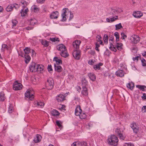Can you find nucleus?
Instances as JSON below:
<instances>
[{
    "label": "nucleus",
    "instance_id": "c03bdc74",
    "mask_svg": "<svg viewBox=\"0 0 146 146\" xmlns=\"http://www.w3.org/2000/svg\"><path fill=\"white\" fill-rule=\"evenodd\" d=\"M114 35L116 37V41H118L119 40V36L118 33L117 32H115Z\"/></svg>",
    "mask_w": 146,
    "mask_h": 146
},
{
    "label": "nucleus",
    "instance_id": "aec40b11",
    "mask_svg": "<svg viewBox=\"0 0 146 146\" xmlns=\"http://www.w3.org/2000/svg\"><path fill=\"white\" fill-rule=\"evenodd\" d=\"M81 94L84 96H87L88 95V89L87 87H82Z\"/></svg>",
    "mask_w": 146,
    "mask_h": 146
},
{
    "label": "nucleus",
    "instance_id": "ea45409f",
    "mask_svg": "<svg viewBox=\"0 0 146 146\" xmlns=\"http://www.w3.org/2000/svg\"><path fill=\"white\" fill-rule=\"evenodd\" d=\"M108 36L107 35H104V43L107 44L108 43Z\"/></svg>",
    "mask_w": 146,
    "mask_h": 146
},
{
    "label": "nucleus",
    "instance_id": "412c9836",
    "mask_svg": "<svg viewBox=\"0 0 146 146\" xmlns=\"http://www.w3.org/2000/svg\"><path fill=\"white\" fill-rule=\"evenodd\" d=\"M115 74L118 76L122 77L124 76V73L122 70H119L116 72Z\"/></svg>",
    "mask_w": 146,
    "mask_h": 146
},
{
    "label": "nucleus",
    "instance_id": "864d4df0",
    "mask_svg": "<svg viewBox=\"0 0 146 146\" xmlns=\"http://www.w3.org/2000/svg\"><path fill=\"white\" fill-rule=\"evenodd\" d=\"M7 47L8 46L7 45L5 44H3L2 45V50H4L3 49H7Z\"/></svg>",
    "mask_w": 146,
    "mask_h": 146
},
{
    "label": "nucleus",
    "instance_id": "37998d69",
    "mask_svg": "<svg viewBox=\"0 0 146 146\" xmlns=\"http://www.w3.org/2000/svg\"><path fill=\"white\" fill-rule=\"evenodd\" d=\"M115 30H117L123 28L122 26L121 25V23H119L118 24H117L115 25Z\"/></svg>",
    "mask_w": 146,
    "mask_h": 146
},
{
    "label": "nucleus",
    "instance_id": "c85d7f7f",
    "mask_svg": "<svg viewBox=\"0 0 146 146\" xmlns=\"http://www.w3.org/2000/svg\"><path fill=\"white\" fill-rule=\"evenodd\" d=\"M24 57L25 58V62L27 64L31 60V57L28 54H25Z\"/></svg>",
    "mask_w": 146,
    "mask_h": 146
},
{
    "label": "nucleus",
    "instance_id": "5701e85b",
    "mask_svg": "<svg viewBox=\"0 0 146 146\" xmlns=\"http://www.w3.org/2000/svg\"><path fill=\"white\" fill-rule=\"evenodd\" d=\"M41 136L40 135H37L36 137L33 139V141L35 143H37L40 142L41 140Z\"/></svg>",
    "mask_w": 146,
    "mask_h": 146
},
{
    "label": "nucleus",
    "instance_id": "e2e57ef3",
    "mask_svg": "<svg viewBox=\"0 0 146 146\" xmlns=\"http://www.w3.org/2000/svg\"><path fill=\"white\" fill-rule=\"evenodd\" d=\"M110 40H111L112 41H114V39L113 38V36L112 35H110Z\"/></svg>",
    "mask_w": 146,
    "mask_h": 146
},
{
    "label": "nucleus",
    "instance_id": "a878e982",
    "mask_svg": "<svg viewBox=\"0 0 146 146\" xmlns=\"http://www.w3.org/2000/svg\"><path fill=\"white\" fill-rule=\"evenodd\" d=\"M88 76L90 80L93 81H95L96 79V76L93 73H89Z\"/></svg>",
    "mask_w": 146,
    "mask_h": 146
},
{
    "label": "nucleus",
    "instance_id": "393cba45",
    "mask_svg": "<svg viewBox=\"0 0 146 146\" xmlns=\"http://www.w3.org/2000/svg\"><path fill=\"white\" fill-rule=\"evenodd\" d=\"M82 87H86V86L88 85V82L85 78H82Z\"/></svg>",
    "mask_w": 146,
    "mask_h": 146
},
{
    "label": "nucleus",
    "instance_id": "49530a36",
    "mask_svg": "<svg viewBox=\"0 0 146 146\" xmlns=\"http://www.w3.org/2000/svg\"><path fill=\"white\" fill-rule=\"evenodd\" d=\"M56 125L59 127L61 128L62 126V123L61 122L58 120H57L56 121Z\"/></svg>",
    "mask_w": 146,
    "mask_h": 146
},
{
    "label": "nucleus",
    "instance_id": "dca6fc26",
    "mask_svg": "<svg viewBox=\"0 0 146 146\" xmlns=\"http://www.w3.org/2000/svg\"><path fill=\"white\" fill-rule=\"evenodd\" d=\"M133 15L135 18H140L143 16V14L140 11H137L134 12Z\"/></svg>",
    "mask_w": 146,
    "mask_h": 146
},
{
    "label": "nucleus",
    "instance_id": "2f4dec72",
    "mask_svg": "<svg viewBox=\"0 0 146 146\" xmlns=\"http://www.w3.org/2000/svg\"><path fill=\"white\" fill-rule=\"evenodd\" d=\"M136 87L143 91H145V88H146V86L144 85H136Z\"/></svg>",
    "mask_w": 146,
    "mask_h": 146
},
{
    "label": "nucleus",
    "instance_id": "052dcab7",
    "mask_svg": "<svg viewBox=\"0 0 146 146\" xmlns=\"http://www.w3.org/2000/svg\"><path fill=\"white\" fill-rule=\"evenodd\" d=\"M21 3L23 5H27L28 4V3L25 1H21Z\"/></svg>",
    "mask_w": 146,
    "mask_h": 146
},
{
    "label": "nucleus",
    "instance_id": "680f3d73",
    "mask_svg": "<svg viewBox=\"0 0 146 146\" xmlns=\"http://www.w3.org/2000/svg\"><path fill=\"white\" fill-rule=\"evenodd\" d=\"M31 52H32V56H35L36 55V53L35 52V51L33 50H32Z\"/></svg>",
    "mask_w": 146,
    "mask_h": 146
},
{
    "label": "nucleus",
    "instance_id": "473e14b6",
    "mask_svg": "<svg viewBox=\"0 0 146 146\" xmlns=\"http://www.w3.org/2000/svg\"><path fill=\"white\" fill-rule=\"evenodd\" d=\"M51 114L54 116L59 115L60 114L58 111L56 110H53L51 112Z\"/></svg>",
    "mask_w": 146,
    "mask_h": 146
},
{
    "label": "nucleus",
    "instance_id": "a19ab883",
    "mask_svg": "<svg viewBox=\"0 0 146 146\" xmlns=\"http://www.w3.org/2000/svg\"><path fill=\"white\" fill-rule=\"evenodd\" d=\"M49 40L51 41L52 42H55L56 41L59 42L60 41L59 38L57 37L54 38H50Z\"/></svg>",
    "mask_w": 146,
    "mask_h": 146
},
{
    "label": "nucleus",
    "instance_id": "338daca9",
    "mask_svg": "<svg viewBox=\"0 0 146 146\" xmlns=\"http://www.w3.org/2000/svg\"><path fill=\"white\" fill-rule=\"evenodd\" d=\"M140 58L139 56H137L135 57V58H133V60H138L139 58Z\"/></svg>",
    "mask_w": 146,
    "mask_h": 146
},
{
    "label": "nucleus",
    "instance_id": "2eb2a0df",
    "mask_svg": "<svg viewBox=\"0 0 146 146\" xmlns=\"http://www.w3.org/2000/svg\"><path fill=\"white\" fill-rule=\"evenodd\" d=\"M82 112L81 108L80 106H77L75 110V114L76 116H78Z\"/></svg>",
    "mask_w": 146,
    "mask_h": 146
},
{
    "label": "nucleus",
    "instance_id": "6e6552de",
    "mask_svg": "<svg viewBox=\"0 0 146 146\" xmlns=\"http://www.w3.org/2000/svg\"><path fill=\"white\" fill-rule=\"evenodd\" d=\"M19 7V6L17 4L10 5L6 7V10L7 12L12 11L13 8H14L15 9H17Z\"/></svg>",
    "mask_w": 146,
    "mask_h": 146
},
{
    "label": "nucleus",
    "instance_id": "a18cd8bd",
    "mask_svg": "<svg viewBox=\"0 0 146 146\" xmlns=\"http://www.w3.org/2000/svg\"><path fill=\"white\" fill-rule=\"evenodd\" d=\"M32 8L34 10L35 12H37L39 11V8H38L35 5L32 6Z\"/></svg>",
    "mask_w": 146,
    "mask_h": 146
},
{
    "label": "nucleus",
    "instance_id": "f704fd0d",
    "mask_svg": "<svg viewBox=\"0 0 146 146\" xmlns=\"http://www.w3.org/2000/svg\"><path fill=\"white\" fill-rule=\"evenodd\" d=\"M31 25L34 26L37 23V21L35 19H31L30 21Z\"/></svg>",
    "mask_w": 146,
    "mask_h": 146
},
{
    "label": "nucleus",
    "instance_id": "1a4fd4ad",
    "mask_svg": "<svg viewBox=\"0 0 146 146\" xmlns=\"http://www.w3.org/2000/svg\"><path fill=\"white\" fill-rule=\"evenodd\" d=\"M37 64L35 62H32L29 66V70L31 72H35L37 71Z\"/></svg>",
    "mask_w": 146,
    "mask_h": 146
},
{
    "label": "nucleus",
    "instance_id": "f03ea898",
    "mask_svg": "<svg viewBox=\"0 0 146 146\" xmlns=\"http://www.w3.org/2000/svg\"><path fill=\"white\" fill-rule=\"evenodd\" d=\"M54 81L53 79L50 78L48 79L46 83V87L48 90H51L53 87Z\"/></svg>",
    "mask_w": 146,
    "mask_h": 146
},
{
    "label": "nucleus",
    "instance_id": "b1692460",
    "mask_svg": "<svg viewBox=\"0 0 146 146\" xmlns=\"http://www.w3.org/2000/svg\"><path fill=\"white\" fill-rule=\"evenodd\" d=\"M123 44L121 43L116 42L115 46L119 50H121L122 49Z\"/></svg>",
    "mask_w": 146,
    "mask_h": 146
},
{
    "label": "nucleus",
    "instance_id": "e433bc0d",
    "mask_svg": "<svg viewBox=\"0 0 146 146\" xmlns=\"http://www.w3.org/2000/svg\"><path fill=\"white\" fill-rule=\"evenodd\" d=\"M103 64L102 63L100 62L98 64L94 66V68L95 70H99L100 69V66H102Z\"/></svg>",
    "mask_w": 146,
    "mask_h": 146
},
{
    "label": "nucleus",
    "instance_id": "5fc2aeb1",
    "mask_svg": "<svg viewBox=\"0 0 146 146\" xmlns=\"http://www.w3.org/2000/svg\"><path fill=\"white\" fill-rule=\"evenodd\" d=\"M141 62H142V65L143 66H146V64L145 63L146 61L145 59L143 58V59L141 60Z\"/></svg>",
    "mask_w": 146,
    "mask_h": 146
},
{
    "label": "nucleus",
    "instance_id": "09e8293b",
    "mask_svg": "<svg viewBox=\"0 0 146 146\" xmlns=\"http://www.w3.org/2000/svg\"><path fill=\"white\" fill-rule=\"evenodd\" d=\"M37 104L38 106H40V108H42L44 105V102H37Z\"/></svg>",
    "mask_w": 146,
    "mask_h": 146
},
{
    "label": "nucleus",
    "instance_id": "13d9d810",
    "mask_svg": "<svg viewBox=\"0 0 146 146\" xmlns=\"http://www.w3.org/2000/svg\"><path fill=\"white\" fill-rule=\"evenodd\" d=\"M89 53L92 55L94 56L95 54V52L94 50H91L89 52Z\"/></svg>",
    "mask_w": 146,
    "mask_h": 146
},
{
    "label": "nucleus",
    "instance_id": "4d7b16f0",
    "mask_svg": "<svg viewBox=\"0 0 146 146\" xmlns=\"http://www.w3.org/2000/svg\"><path fill=\"white\" fill-rule=\"evenodd\" d=\"M47 69L49 71H52L53 70L52 68V66L51 65H48L47 67Z\"/></svg>",
    "mask_w": 146,
    "mask_h": 146
},
{
    "label": "nucleus",
    "instance_id": "ddd939ff",
    "mask_svg": "<svg viewBox=\"0 0 146 146\" xmlns=\"http://www.w3.org/2000/svg\"><path fill=\"white\" fill-rule=\"evenodd\" d=\"M25 97L28 98L29 100H32L34 99V96L33 94H31V92L28 91L25 93Z\"/></svg>",
    "mask_w": 146,
    "mask_h": 146
},
{
    "label": "nucleus",
    "instance_id": "4468645a",
    "mask_svg": "<svg viewBox=\"0 0 146 146\" xmlns=\"http://www.w3.org/2000/svg\"><path fill=\"white\" fill-rule=\"evenodd\" d=\"M81 43L80 40H76L74 41L73 43V47L76 49H78L79 48L80 44Z\"/></svg>",
    "mask_w": 146,
    "mask_h": 146
},
{
    "label": "nucleus",
    "instance_id": "f257e3e1",
    "mask_svg": "<svg viewBox=\"0 0 146 146\" xmlns=\"http://www.w3.org/2000/svg\"><path fill=\"white\" fill-rule=\"evenodd\" d=\"M107 142L109 145L115 146L117 145L118 139L115 135H111L108 137Z\"/></svg>",
    "mask_w": 146,
    "mask_h": 146
},
{
    "label": "nucleus",
    "instance_id": "c756f323",
    "mask_svg": "<svg viewBox=\"0 0 146 146\" xmlns=\"http://www.w3.org/2000/svg\"><path fill=\"white\" fill-rule=\"evenodd\" d=\"M37 71L41 72L42 71H43L44 68L43 65L41 64H37Z\"/></svg>",
    "mask_w": 146,
    "mask_h": 146
},
{
    "label": "nucleus",
    "instance_id": "0e129e2a",
    "mask_svg": "<svg viewBox=\"0 0 146 146\" xmlns=\"http://www.w3.org/2000/svg\"><path fill=\"white\" fill-rule=\"evenodd\" d=\"M19 55L22 57H23L24 56L25 54H24L23 52H21L19 53Z\"/></svg>",
    "mask_w": 146,
    "mask_h": 146
},
{
    "label": "nucleus",
    "instance_id": "7c9ffc66",
    "mask_svg": "<svg viewBox=\"0 0 146 146\" xmlns=\"http://www.w3.org/2000/svg\"><path fill=\"white\" fill-rule=\"evenodd\" d=\"M127 88H129L131 90H132L134 87V84L133 82L128 83L127 85Z\"/></svg>",
    "mask_w": 146,
    "mask_h": 146
},
{
    "label": "nucleus",
    "instance_id": "7ed1b4c3",
    "mask_svg": "<svg viewBox=\"0 0 146 146\" xmlns=\"http://www.w3.org/2000/svg\"><path fill=\"white\" fill-rule=\"evenodd\" d=\"M81 51L79 50H74L72 52L73 56L74 58L76 60H79L81 56Z\"/></svg>",
    "mask_w": 146,
    "mask_h": 146
},
{
    "label": "nucleus",
    "instance_id": "c9c22d12",
    "mask_svg": "<svg viewBox=\"0 0 146 146\" xmlns=\"http://www.w3.org/2000/svg\"><path fill=\"white\" fill-rule=\"evenodd\" d=\"M5 99V94L3 92H1L0 93V101H3Z\"/></svg>",
    "mask_w": 146,
    "mask_h": 146
},
{
    "label": "nucleus",
    "instance_id": "423d86ee",
    "mask_svg": "<svg viewBox=\"0 0 146 146\" xmlns=\"http://www.w3.org/2000/svg\"><path fill=\"white\" fill-rule=\"evenodd\" d=\"M115 132L119 136L120 139L124 140L125 136L123 134V131H121L119 128H117L115 130Z\"/></svg>",
    "mask_w": 146,
    "mask_h": 146
},
{
    "label": "nucleus",
    "instance_id": "9b49d317",
    "mask_svg": "<svg viewBox=\"0 0 146 146\" xmlns=\"http://www.w3.org/2000/svg\"><path fill=\"white\" fill-rule=\"evenodd\" d=\"M65 96L64 95L60 94L56 97V99L58 102H61L65 100Z\"/></svg>",
    "mask_w": 146,
    "mask_h": 146
},
{
    "label": "nucleus",
    "instance_id": "20e7f679",
    "mask_svg": "<svg viewBox=\"0 0 146 146\" xmlns=\"http://www.w3.org/2000/svg\"><path fill=\"white\" fill-rule=\"evenodd\" d=\"M23 85L17 81L14 82L13 85V89L15 90H19L21 89Z\"/></svg>",
    "mask_w": 146,
    "mask_h": 146
},
{
    "label": "nucleus",
    "instance_id": "bb28decb",
    "mask_svg": "<svg viewBox=\"0 0 146 146\" xmlns=\"http://www.w3.org/2000/svg\"><path fill=\"white\" fill-rule=\"evenodd\" d=\"M28 11L29 10L28 8H27L24 10L23 9H22L20 12L21 16H25Z\"/></svg>",
    "mask_w": 146,
    "mask_h": 146
},
{
    "label": "nucleus",
    "instance_id": "0eeeda50",
    "mask_svg": "<svg viewBox=\"0 0 146 146\" xmlns=\"http://www.w3.org/2000/svg\"><path fill=\"white\" fill-rule=\"evenodd\" d=\"M134 133L137 134L139 131V128L136 123L133 122L130 125Z\"/></svg>",
    "mask_w": 146,
    "mask_h": 146
},
{
    "label": "nucleus",
    "instance_id": "bf43d9fd",
    "mask_svg": "<svg viewBox=\"0 0 146 146\" xmlns=\"http://www.w3.org/2000/svg\"><path fill=\"white\" fill-rule=\"evenodd\" d=\"M142 110L144 113L146 112V106H144L142 108Z\"/></svg>",
    "mask_w": 146,
    "mask_h": 146
},
{
    "label": "nucleus",
    "instance_id": "69168bd1",
    "mask_svg": "<svg viewBox=\"0 0 146 146\" xmlns=\"http://www.w3.org/2000/svg\"><path fill=\"white\" fill-rule=\"evenodd\" d=\"M96 38H98V41H101V40H100V39L102 37L100 35H98L96 36Z\"/></svg>",
    "mask_w": 146,
    "mask_h": 146
},
{
    "label": "nucleus",
    "instance_id": "39448f33",
    "mask_svg": "<svg viewBox=\"0 0 146 146\" xmlns=\"http://www.w3.org/2000/svg\"><path fill=\"white\" fill-rule=\"evenodd\" d=\"M63 12L62 13L61 15V16L62 17V19H61V21H65L66 19V17L68 15L67 13H69V12L68 10V8H65L63 9Z\"/></svg>",
    "mask_w": 146,
    "mask_h": 146
},
{
    "label": "nucleus",
    "instance_id": "f8f14e48",
    "mask_svg": "<svg viewBox=\"0 0 146 146\" xmlns=\"http://www.w3.org/2000/svg\"><path fill=\"white\" fill-rule=\"evenodd\" d=\"M72 146H87V143L84 141L75 142L72 144Z\"/></svg>",
    "mask_w": 146,
    "mask_h": 146
},
{
    "label": "nucleus",
    "instance_id": "a211bd4d",
    "mask_svg": "<svg viewBox=\"0 0 146 146\" xmlns=\"http://www.w3.org/2000/svg\"><path fill=\"white\" fill-rule=\"evenodd\" d=\"M59 15V13L57 11L53 12L50 15V17L52 19H56L58 18V16Z\"/></svg>",
    "mask_w": 146,
    "mask_h": 146
},
{
    "label": "nucleus",
    "instance_id": "4c0bfd02",
    "mask_svg": "<svg viewBox=\"0 0 146 146\" xmlns=\"http://www.w3.org/2000/svg\"><path fill=\"white\" fill-rule=\"evenodd\" d=\"M78 116H79L80 118L82 119L86 118V114L84 112H81V114Z\"/></svg>",
    "mask_w": 146,
    "mask_h": 146
},
{
    "label": "nucleus",
    "instance_id": "6ab92c4d",
    "mask_svg": "<svg viewBox=\"0 0 146 146\" xmlns=\"http://www.w3.org/2000/svg\"><path fill=\"white\" fill-rule=\"evenodd\" d=\"M59 65L57 64H54V65L55 71L59 72H60L62 70V67Z\"/></svg>",
    "mask_w": 146,
    "mask_h": 146
},
{
    "label": "nucleus",
    "instance_id": "603ef678",
    "mask_svg": "<svg viewBox=\"0 0 146 146\" xmlns=\"http://www.w3.org/2000/svg\"><path fill=\"white\" fill-rule=\"evenodd\" d=\"M111 19V22H112L113 21H115L116 20L118 19V16H115V17L110 18Z\"/></svg>",
    "mask_w": 146,
    "mask_h": 146
},
{
    "label": "nucleus",
    "instance_id": "4be33fe9",
    "mask_svg": "<svg viewBox=\"0 0 146 146\" xmlns=\"http://www.w3.org/2000/svg\"><path fill=\"white\" fill-rule=\"evenodd\" d=\"M60 54L62 57L64 58H66L69 55L67 50L60 52Z\"/></svg>",
    "mask_w": 146,
    "mask_h": 146
},
{
    "label": "nucleus",
    "instance_id": "3c124183",
    "mask_svg": "<svg viewBox=\"0 0 146 146\" xmlns=\"http://www.w3.org/2000/svg\"><path fill=\"white\" fill-rule=\"evenodd\" d=\"M121 39H124L127 37L126 35H125L124 33H121Z\"/></svg>",
    "mask_w": 146,
    "mask_h": 146
},
{
    "label": "nucleus",
    "instance_id": "774afa93",
    "mask_svg": "<svg viewBox=\"0 0 146 146\" xmlns=\"http://www.w3.org/2000/svg\"><path fill=\"white\" fill-rule=\"evenodd\" d=\"M132 144L126 143L125 144L124 146H131Z\"/></svg>",
    "mask_w": 146,
    "mask_h": 146
},
{
    "label": "nucleus",
    "instance_id": "58836bf2",
    "mask_svg": "<svg viewBox=\"0 0 146 146\" xmlns=\"http://www.w3.org/2000/svg\"><path fill=\"white\" fill-rule=\"evenodd\" d=\"M117 13V11L115 9H112L111 12L108 14V15H113L112 16L115 15Z\"/></svg>",
    "mask_w": 146,
    "mask_h": 146
},
{
    "label": "nucleus",
    "instance_id": "79ce46f5",
    "mask_svg": "<svg viewBox=\"0 0 146 146\" xmlns=\"http://www.w3.org/2000/svg\"><path fill=\"white\" fill-rule=\"evenodd\" d=\"M42 44L45 47L48 46L49 45L48 42L46 40H42Z\"/></svg>",
    "mask_w": 146,
    "mask_h": 146
},
{
    "label": "nucleus",
    "instance_id": "cd10ccee",
    "mask_svg": "<svg viewBox=\"0 0 146 146\" xmlns=\"http://www.w3.org/2000/svg\"><path fill=\"white\" fill-rule=\"evenodd\" d=\"M54 61H55L56 62V63L54 64H57L58 65L62 64V61L61 60L59 59L57 57H55L54 58Z\"/></svg>",
    "mask_w": 146,
    "mask_h": 146
},
{
    "label": "nucleus",
    "instance_id": "72a5a7b5",
    "mask_svg": "<svg viewBox=\"0 0 146 146\" xmlns=\"http://www.w3.org/2000/svg\"><path fill=\"white\" fill-rule=\"evenodd\" d=\"M25 52V54H28L31 52V49L29 47H26L24 49Z\"/></svg>",
    "mask_w": 146,
    "mask_h": 146
},
{
    "label": "nucleus",
    "instance_id": "f3484780",
    "mask_svg": "<svg viewBox=\"0 0 146 146\" xmlns=\"http://www.w3.org/2000/svg\"><path fill=\"white\" fill-rule=\"evenodd\" d=\"M57 49L60 52H62L67 50L65 46L63 44H61L58 45L57 47Z\"/></svg>",
    "mask_w": 146,
    "mask_h": 146
},
{
    "label": "nucleus",
    "instance_id": "8fccbe9b",
    "mask_svg": "<svg viewBox=\"0 0 146 146\" xmlns=\"http://www.w3.org/2000/svg\"><path fill=\"white\" fill-rule=\"evenodd\" d=\"M13 108L12 105H10L9 107V108L8 110V111L9 113H12L13 111Z\"/></svg>",
    "mask_w": 146,
    "mask_h": 146
},
{
    "label": "nucleus",
    "instance_id": "6e6d98bb",
    "mask_svg": "<svg viewBox=\"0 0 146 146\" xmlns=\"http://www.w3.org/2000/svg\"><path fill=\"white\" fill-rule=\"evenodd\" d=\"M45 0H36V1L38 3L43 4V3Z\"/></svg>",
    "mask_w": 146,
    "mask_h": 146
},
{
    "label": "nucleus",
    "instance_id": "de8ad7c7",
    "mask_svg": "<svg viewBox=\"0 0 146 146\" xmlns=\"http://www.w3.org/2000/svg\"><path fill=\"white\" fill-rule=\"evenodd\" d=\"M13 27L15 26L18 23V22L16 20L13 19L12 21Z\"/></svg>",
    "mask_w": 146,
    "mask_h": 146
},
{
    "label": "nucleus",
    "instance_id": "9d476101",
    "mask_svg": "<svg viewBox=\"0 0 146 146\" xmlns=\"http://www.w3.org/2000/svg\"><path fill=\"white\" fill-rule=\"evenodd\" d=\"M131 40L133 42L136 44L140 40V38L137 35H133L131 36Z\"/></svg>",
    "mask_w": 146,
    "mask_h": 146
}]
</instances>
